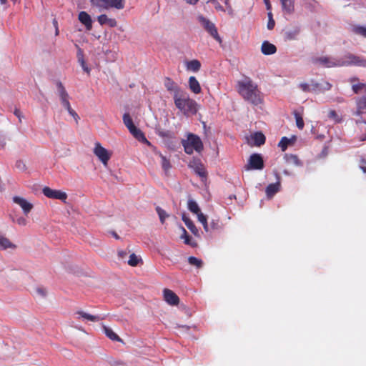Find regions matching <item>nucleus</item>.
I'll return each mask as SVG.
<instances>
[{"instance_id": "obj_1", "label": "nucleus", "mask_w": 366, "mask_h": 366, "mask_svg": "<svg viewBox=\"0 0 366 366\" xmlns=\"http://www.w3.org/2000/svg\"><path fill=\"white\" fill-rule=\"evenodd\" d=\"M237 90L245 101L252 104L258 105L262 102V94L258 89L257 84L248 76H244L237 81Z\"/></svg>"}, {"instance_id": "obj_2", "label": "nucleus", "mask_w": 366, "mask_h": 366, "mask_svg": "<svg viewBox=\"0 0 366 366\" xmlns=\"http://www.w3.org/2000/svg\"><path fill=\"white\" fill-rule=\"evenodd\" d=\"M320 61L327 67L349 65L366 67V59L355 56L353 54H347L343 58L337 60L324 57L320 59Z\"/></svg>"}, {"instance_id": "obj_3", "label": "nucleus", "mask_w": 366, "mask_h": 366, "mask_svg": "<svg viewBox=\"0 0 366 366\" xmlns=\"http://www.w3.org/2000/svg\"><path fill=\"white\" fill-rule=\"evenodd\" d=\"M174 102L175 106L184 114H194L197 112L198 104L185 92L174 95Z\"/></svg>"}, {"instance_id": "obj_4", "label": "nucleus", "mask_w": 366, "mask_h": 366, "mask_svg": "<svg viewBox=\"0 0 366 366\" xmlns=\"http://www.w3.org/2000/svg\"><path fill=\"white\" fill-rule=\"evenodd\" d=\"M92 6L97 8L99 11L115 9L122 10L124 8V0H90Z\"/></svg>"}, {"instance_id": "obj_5", "label": "nucleus", "mask_w": 366, "mask_h": 366, "mask_svg": "<svg viewBox=\"0 0 366 366\" xmlns=\"http://www.w3.org/2000/svg\"><path fill=\"white\" fill-rule=\"evenodd\" d=\"M182 144L185 152L188 154H192L194 151L200 152L203 149L202 140L198 136L193 134H189L187 140H184Z\"/></svg>"}, {"instance_id": "obj_6", "label": "nucleus", "mask_w": 366, "mask_h": 366, "mask_svg": "<svg viewBox=\"0 0 366 366\" xmlns=\"http://www.w3.org/2000/svg\"><path fill=\"white\" fill-rule=\"evenodd\" d=\"M197 21L201 26L217 41L221 42V38L218 34L217 28L214 23L202 15L197 16Z\"/></svg>"}, {"instance_id": "obj_7", "label": "nucleus", "mask_w": 366, "mask_h": 366, "mask_svg": "<svg viewBox=\"0 0 366 366\" xmlns=\"http://www.w3.org/2000/svg\"><path fill=\"white\" fill-rule=\"evenodd\" d=\"M94 154L97 157L104 166H107L112 152L103 147L99 142H96L93 149Z\"/></svg>"}, {"instance_id": "obj_8", "label": "nucleus", "mask_w": 366, "mask_h": 366, "mask_svg": "<svg viewBox=\"0 0 366 366\" xmlns=\"http://www.w3.org/2000/svg\"><path fill=\"white\" fill-rule=\"evenodd\" d=\"M12 201L21 209L25 215L29 214L34 208V204L30 200L23 197L17 195L14 196Z\"/></svg>"}, {"instance_id": "obj_9", "label": "nucleus", "mask_w": 366, "mask_h": 366, "mask_svg": "<svg viewBox=\"0 0 366 366\" xmlns=\"http://www.w3.org/2000/svg\"><path fill=\"white\" fill-rule=\"evenodd\" d=\"M42 192L48 198L59 199L64 202H66L67 199V194L65 192L53 189L48 187H44Z\"/></svg>"}, {"instance_id": "obj_10", "label": "nucleus", "mask_w": 366, "mask_h": 366, "mask_svg": "<svg viewBox=\"0 0 366 366\" xmlns=\"http://www.w3.org/2000/svg\"><path fill=\"white\" fill-rule=\"evenodd\" d=\"M264 167L263 159L260 154H252L249 159L248 164L245 168L247 170L249 169H262Z\"/></svg>"}, {"instance_id": "obj_11", "label": "nucleus", "mask_w": 366, "mask_h": 366, "mask_svg": "<svg viewBox=\"0 0 366 366\" xmlns=\"http://www.w3.org/2000/svg\"><path fill=\"white\" fill-rule=\"evenodd\" d=\"M164 300L170 305H177L179 302V297L171 290H163Z\"/></svg>"}, {"instance_id": "obj_12", "label": "nucleus", "mask_w": 366, "mask_h": 366, "mask_svg": "<svg viewBox=\"0 0 366 366\" xmlns=\"http://www.w3.org/2000/svg\"><path fill=\"white\" fill-rule=\"evenodd\" d=\"M265 142V137L262 132H256L247 137V142L250 145L260 146Z\"/></svg>"}, {"instance_id": "obj_13", "label": "nucleus", "mask_w": 366, "mask_h": 366, "mask_svg": "<svg viewBox=\"0 0 366 366\" xmlns=\"http://www.w3.org/2000/svg\"><path fill=\"white\" fill-rule=\"evenodd\" d=\"M282 9L287 14H292L295 11V0H280Z\"/></svg>"}, {"instance_id": "obj_14", "label": "nucleus", "mask_w": 366, "mask_h": 366, "mask_svg": "<svg viewBox=\"0 0 366 366\" xmlns=\"http://www.w3.org/2000/svg\"><path fill=\"white\" fill-rule=\"evenodd\" d=\"M78 19L83 24L86 29L90 30L92 28V20L91 16L86 11H81L79 14Z\"/></svg>"}, {"instance_id": "obj_15", "label": "nucleus", "mask_w": 366, "mask_h": 366, "mask_svg": "<svg viewBox=\"0 0 366 366\" xmlns=\"http://www.w3.org/2000/svg\"><path fill=\"white\" fill-rule=\"evenodd\" d=\"M130 133L139 142L150 145V142L147 139L143 132L135 126L129 130Z\"/></svg>"}, {"instance_id": "obj_16", "label": "nucleus", "mask_w": 366, "mask_h": 366, "mask_svg": "<svg viewBox=\"0 0 366 366\" xmlns=\"http://www.w3.org/2000/svg\"><path fill=\"white\" fill-rule=\"evenodd\" d=\"M276 46L269 41H264L261 46V51L264 55H271L276 52Z\"/></svg>"}, {"instance_id": "obj_17", "label": "nucleus", "mask_w": 366, "mask_h": 366, "mask_svg": "<svg viewBox=\"0 0 366 366\" xmlns=\"http://www.w3.org/2000/svg\"><path fill=\"white\" fill-rule=\"evenodd\" d=\"M189 89L194 94H197L202 92L200 84L194 76H190L188 81Z\"/></svg>"}, {"instance_id": "obj_18", "label": "nucleus", "mask_w": 366, "mask_h": 366, "mask_svg": "<svg viewBox=\"0 0 366 366\" xmlns=\"http://www.w3.org/2000/svg\"><path fill=\"white\" fill-rule=\"evenodd\" d=\"M59 97H60V99H61L62 106L66 109H69V107L71 106H70V104L69 102V95H68L67 92H66L65 89L61 85H60V86H59Z\"/></svg>"}, {"instance_id": "obj_19", "label": "nucleus", "mask_w": 366, "mask_h": 366, "mask_svg": "<svg viewBox=\"0 0 366 366\" xmlns=\"http://www.w3.org/2000/svg\"><path fill=\"white\" fill-rule=\"evenodd\" d=\"M164 85L168 91L173 92V96L177 94H180L182 91L180 89L179 86L169 78H166L164 81Z\"/></svg>"}, {"instance_id": "obj_20", "label": "nucleus", "mask_w": 366, "mask_h": 366, "mask_svg": "<svg viewBox=\"0 0 366 366\" xmlns=\"http://www.w3.org/2000/svg\"><path fill=\"white\" fill-rule=\"evenodd\" d=\"M75 314L78 315V319L83 318L91 322H98L102 320V318L99 316L90 315L82 310H78Z\"/></svg>"}, {"instance_id": "obj_21", "label": "nucleus", "mask_w": 366, "mask_h": 366, "mask_svg": "<svg viewBox=\"0 0 366 366\" xmlns=\"http://www.w3.org/2000/svg\"><path fill=\"white\" fill-rule=\"evenodd\" d=\"M184 65L187 71L193 72H197L201 68V63L197 59L187 61L184 63Z\"/></svg>"}, {"instance_id": "obj_22", "label": "nucleus", "mask_w": 366, "mask_h": 366, "mask_svg": "<svg viewBox=\"0 0 366 366\" xmlns=\"http://www.w3.org/2000/svg\"><path fill=\"white\" fill-rule=\"evenodd\" d=\"M180 238L184 240V243L187 245H189L192 247L197 246V241L193 239V238L187 233V230H183V233L180 236Z\"/></svg>"}, {"instance_id": "obj_23", "label": "nucleus", "mask_w": 366, "mask_h": 366, "mask_svg": "<svg viewBox=\"0 0 366 366\" xmlns=\"http://www.w3.org/2000/svg\"><path fill=\"white\" fill-rule=\"evenodd\" d=\"M366 112V97H362L357 101V111L355 114L360 115Z\"/></svg>"}, {"instance_id": "obj_24", "label": "nucleus", "mask_w": 366, "mask_h": 366, "mask_svg": "<svg viewBox=\"0 0 366 366\" xmlns=\"http://www.w3.org/2000/svg\"><path fill=\"white\" fill-rule=\"evenodd\" d=\"M280 190V184L274 183L269 184L266 188V194L268 198L272 197Z\"/></svg>"}, {"instance_id": "obj_25", "label": "nucleus", "mask_w": 366, "mask_h": 366, "mask_svg": "<svg viewBox=\"0 0 366 366\" xmlns=\"http://www.w3.org/2000/svg\"><path fill=\"white\" fill-rule=\"evenodd\" d=\"M103 330L108 338L113 341L122 342V339L109 327L103 326Z\"/></svg>"}, {"instance_id": "obj_26", "label": "nucleus", "mask_w": 366, "mask_h": 366, "mask_svg": "<svg viewBox=\"0 0 366 366\" xmlns=\"http://www.w3.org/2000/svg\"><path fill=\"white\" fill-rule=\"evenodd\" d=\"M16 246L12 244L9 239L0 235V248L6 249L7 248H15Z\"/></svg>"}, {"instance_id": "obj_27", "label": "nucleus", "mask_w": 366, "mask_h": 366, "mask_svg": "<svg viewBox=\"0 0 366 366\" xmlns=\"http://www.w3.org/2000/svg\"><path fill=\"white\" fill-rule=\"evenodd\" d=\"M286 162L290 164H293L295 166H300L301 162L299 160L298 157L293 154H286L285 157Z\"/></svg>"}, {"instance_id": "obj_28", "label": "nucleus", "mask_w": 366, "mask_h": 366, "mask_svg": "<svg viewBox=\"0 0 366 366\" xmlns=\"http://www.w3.org/2000/svg\"><path fill=\"white\" fill-rule=\"evenodd\" d=\"M187 207L189 211L194 213L195 214L200 212L199 207L197 203L192 199H189L187 201Z\"/></svg>"}, {"instance_id": "obj_29", "label": "nucleus", "mask_w": 366, "mask_h": 366, "mask_svg": "<svg viewBox=\"0 0 366 366\" xmlns=\"http://www.w3.org/2000/svg\"><path fill=\"white\" fill-rule=\"evenodd\" d=\"M188 262L189 264L194 266L198 269L203 266V261L201 259H198L193 256L188 258Z\"/></svg>"}, {"instance_id": "obj_30", "label": "nucleus", "mask_w": 366, "mask_h": 366, "mask_svg": "<svg viewBox=\"0 0 366 366\" xmlns=\"http://www.w3.org/2000/svg\"><path fill=\"white\" fill-rule=\"evenodd\" d=\"M123 122L129 130L134 127L132 119L128 113H125L123 115Z\"/></svg>"}, {"instance_id": "obj_31", "label": "nucleus", "mask_w": 366, "mask_h": 366, "mask_svg": "<svg viewBox=\"0 0 366 366\" xmlns=\"http://www.w3.org/2000/svg\"><path fill=\"white\" fill-rule=\"evenodd\" d=\"M159 157L161 159V164H162V169L165 172L169 171V169L171 168V164H170L169 160L167 159V157L162 154H159Z\"/></svg>"}, {"instance_id": "obj_32", "label": "nucleus", "mask_w": 366, "mask_h": 366, "mask_svg": "<svg viewBox=\"0 0 366 366\" xmlns=\"http://www.w3.org/2000/svg\"><path fill=\"white\" fill-rule=\"evenodd\" d=\"M352 31L357 35L366 38V26H355L352 28Z\"/></svg>"}, {"instance_id": "obj_33", "label": "nucleus", "mask_w": 366, "mask_h": 366, "mask_svg": "<svg viewBox=\"0 0 366 366\" xmlns=\"http://www.w3.org/2000/svg\"><path fill=\"white\" fill-rule=\"evenodd\" d=\"M156 211H157V212L159 215V219L162 222H164L167 218L170 217V215L160 207H157Z\"/></svg>"}, {"instance_id": "obj_34", "label": "nucleus", "mask_w": 366, "mask_h": 366, "mask_svg": "<svg viewBox=\"0 0 366 366\" xmlns=\"http://www.w3.org/2000/svg\"><path fill=\"white\" fill-rule=\"evenodd\" d=\"M142 259L139 257H137L134 253H132L129 256V259L127 262L128 264L132 267H136L138 265L139 262H141Z\"/></svg>"}, {"instance_id": "obj_35", "label": "nucleus", "mask_w": 366, "mask_h": 366, "mask_svg": "<svg viewBox=\"0 0 366 366\" xmlns=\"http://www.w3.org/2000/svg\"><path fill=\"white\" fill-rule=\"evenodd\" d=\"M78 62L79 63L82 69L85 72H86L87 74L90 73V69L87 66V65L84 59L83 55L81 53H78Z\"/></svg>"}, {"instance_id": "obj_36", "label": "nucleus", "mask_w": 366, "mask_h": 366, "mask_svg": "<svg viewBox=\"0 0 366 366\" xmlns=\"http://www.w3.org/2000/svg\"><path fill=\"white\" fill-rule=\"evenodd\" d=\"M299 88L306 92H310L312 91V86L311 85V80H310L308 82H301L299 84Z\"/></svg>"}, {"instance_id": "obj_37", "label": "nucleus", "mask_w": 366, "mask_h": 366, "mask_svg": "<svg viewBox=\"0 0 366 366\" xmlns=\"http://www.w3.org/2000/svg\"><path fill=\"white\" fill-rule=\"evenodd\" d=\"M328 117L333 120L335 123H339L342 122L341 117L339 116L338 114L334 110H331L329 112Z\"/></svg>"}, {"instance_id": "obj_38", "label": "nucleus", "mask_w": 366, "mask_h": 366, "mask_svg": "<svg viewBox=\"0 0 366 366\" xmlns=\"http://www.w3.org/2000/svg\"><path fill=\"white\" fill-rule=\"evenodd\" d=\"M290 142V139H287V137H282L279 143V147H281L282 151H285Z\"/></svg>"}, {"instance_id": "obj_39", "label": "nucleus", "mask_w": 366, "mask_h": 366, "mask_svg": "<svg viewBox=\"0 0 366 366\" xmlns=\"http://www.w3.org/2000/svg\"><path fill=\"white\" fill-rule=\"evenodd\" d=\"M352 89L355 93H359L362 91L366 90V85L365 84H357L352 86Z\"/></svg>"}, {"instance_id": "obj_40", "label": "nucleus", "mask_w": 366, "mask_h": 366, "mask_svg": "<svg viewBox=\"0 0 366 366\" xmlns=\"http://www.w3.org/2000/svg\"><path fill=\"white\" fill-rule=\"evenodd\" d=\"M196 214L197 216L198 220L202 224V226L204 227V229H206L207 227L206 217L201 212L197 213Z\"/></svg>"}, {"instance_id": "obj_41", "label": "nucleus", "mask_w": 366, "mask_h": 366, "mask_svg": "<svg viewBox=\"0 0 366 366\" xmlns=\"http://www.w3.org/2000/svg\"><path fill=\"white\" fill-rule=\"evenodd\" d=\"M195 172L199 176H200L202 177H206V171H205L204 168L201 164H199L196 167Z\"/></svg>"}, {"instance_id": "obj_42", "label": "nucleus", "mask_w": 366, "mask_h": 366, "mask_svg": "<svg viewBox=\"0 0 366 366\" xmlns=\"http://www.w3.org/2000/svg\"><path fill=\"white\" fill-rule=\"evenodd\" d=\"M295 120H296V125L297 127L302 129L304 127V121L303 119L297 114H295Z\"/></svg>"}, {"instance_id": "obj_43", "label": "nucleus", "mask_w": 366, "mask_h": 366, "mask_svg": "<svg viewBox=\"0 0 366 366\" xmlns=\"http://www.w3.org/2000/svg\"><path fill=\"white\" fill-rule=\"evenodd\" d=\"M268 23H267V29L271 30L274 28L275 22L272 18V14L271 12L268 13Z\"/></svg>"}, {"instance_id": "obj_44", "label": "nucleus", "mask_w": 366, "mask_h": 366, "mask_svg": "<svg viewBox=\"0 0 366 366\" xmlns=\"http://www.w3.org/2000/svg\"><path fill=\"white\" fill-rule=\"evenodd\" d=\"M331 84L325 81H320V89L322 92L328 91L331 89Z\"/></svg>"}, {"instance_id": "obj_45", "label": "nucleus", "mask_w": 366, "mask_h": 366, "mask_svg": "<svg viewBox=\"0 0 366 366\" xmlns=\"http://www.w3.org/2000/svg\"><path fill=\"white\" fill-rule=\"evenodd\" d=\"M182 220L184 221V222L185 223V225L189 229H193V227H194L193 222L188 217H187L186 215H183Z\"/></svg>"}, {"instance_id": "obj_46", "label": "nucleus", "mask_w": 366, "mask_h": 366, "mask_svg": "<svg viewBox=\"0 0 366 366\" xmlns=\"http://www.w3.org/2000/svg\"><path fill=\"white\" fill-rule=\"evenodd\" d=\"M109 17L106 14H101L97 17L98 22L101 25L107 24Z\"/></svg>"}, {"instance_id": "obj_47", "label": "nucleus", "mask_w": 366, "mask_h": 366, "mask_svg": "<svg viewBox=\"0 0 366 366\" xmlns=\"http://www.w3.org/2000/svg\"><path fill=\"white\" fill-rule=\"evenodd\" d=\"M311 85L312 86V91L313 92H322L320 89V82H317L313 79H311Z\"/></svg>"}, {"instance_id": "obj_48", "label": "nucleus", "mask_w": 366, "mask_h": 366, "mask_svg": "<svg viewBox=\"0 0 366 366\" xmlns=\"http://www.w3.org/2000/svg\"><path fill=\"white\" fill-rule=\"evenodd\" d=\"M207 2L212 4L217 11H225V10L217 0H209Z\"/></svg>"}, {"instance_id": "obj_49", "label": "nucleus", "mask_w": 366, "mask_h": 366, "mask_svg": "<svg viewBox=\"0 0 366 366\" xmlns=\"http://www.w3.org/2000/svg\"><path fill=\"white\" fill-rule=\"evenodd\" d=\"M224 2L227 7V11L229 15L233 16L234 15V10L232 8V6L229 3V0H224Z\"/></svg>"}, {"instance_id": "obj_50", "label": "nucleus", "mask_w": 366, "mask_h": 366, "mask_svg": "<svg viewBox=\"0 0 366 366\" xmlns=\"http://www.w3.org/2000/svg\"><path fill=\"white\" fill-rule=\"evenodd\" d=\"M117 24V21L114 19L109 18L107 25H108L110 27H114Z\"/></svg>"}, {"instance_id": "obj_51", "label": "nucleus", "mask_w": 366, "mask_h": 366, "mask_svg": "<svg viewBox=\"0 0 366 366\" xmlns=\"http://www.w3.org/2000/svg\"><path fill=\"white\" fill-rule=\"evenodd\" d=\"M108 235L114 237L116 239H120V237L115 230H109Z\"/></svg>"}, {"instance_id": "obj_52", "label": "nucleus", "mask_w": 366, "mask_h": 366, "mask_svg": "<svg viewBox=\"0 0 366 366\" xmlns=\"http://www.w3.org/2000/svg\"><path fill=\"white\" fill-rule=\"evenodd\" d=\"M128 252L124 250H119L118 251V257L119 259H124L127 256Z\"/></svg>"}, {"instance_id": "obj_53", "label": "nucleus", "mask_w": 366, "mask_h": 366, "mask_svg": "<svg viewBox=\"0 0 366 366\" xmlns=\"http://www.w3.org/2000/svg\"><path fill=\"white\" fill-rule=\"evenodd\" d=\"M16 165L18 169H21V170H24L26 168L25 164L21 161L17 162Z\"/></svg>"}, {"instance_id": "obj_54", "label": "nucleus", "mask_w": 366, "mask_h": 366, "mask_svg": "<svg viewBox=\"0 0 366 366\" xmlns=\"http://www.w3.org/2000/svg\"><path fill=\"white\" fill-rule=\"evenodd\" d=\"M66 110L68 111V112L75 119H77L78 118V115L77 114L71 109V107H70L69 109H66Z\"/></svg>"}, {"instance_id": "obj_55", "label": "nucleus", "mask_w": 366, "mask_h": 366, "mask_svg": "<svg viewBox=\"0 0 366 366\" xmlns=\"http://www.w3.org/2000/svg\"><path fill=\"white\" fill-rule=\"evenodd\" d=\"M66 110L68 111V112L75 119H77L78 118V115L77 114L71 109V107H70L69 109H66Z\"/></svg>"}, {"instance_id": "obj_56", "label": "nucleus", "mask_w": 366, "mask_h": 366, "mask_svg": "<svg viewBox=\"0 0 366 366\" xmlns=\"http://www.w3.org/2000/svg\"><path fill=\"white\" fill-rule=\"evenodd\" d=\"M15 115L19 118V122H21V119L24 118V116L19 110H16L14 112Z\"/></svg>"}, {"instance_id": "obj_57", "label": "nucleus", "mask_w": 366, "mask_h": 366, "mask_svg": "<svg viewBox=\"0 0 366 366\" xmlns=\"http://www.w3.org/2000/svg\"><path fill=\"white\" fill-rule=\"evenodd\" d=\"M264 2L266 5V8L267 10H270L271 9V4H270V2H269V0H264Z\"/></svg>"}, {"instance_id": "obj_58", "label": "nucleus", "mask_w": 366, "mask_h": 366, "mask_svg": "<svg viewBox=\"0 0 366 366\" xmlns=\"http://www.w3.org/2000/svg\"><path fill=\"white\" fill-rule=\"evenodd\" d=\"M37 292L41 294L42 296H45L46 295V291L42 289V288H38L37 289Z\"/></svg>"}, {"instance_id": "obj_59", "label": "nucleus", "mask_w": 366, "mask_h": 366, "mask_svg": "<svg viewBox=\"0 0 366 366\" xmlns=\"http://www.w3.org/2000/svg\"><path fill=\"white\" fill-rule=\"evenodd\" d=\"M194 236L199 237L200 234H199V230H192Z\"/></svg>"}, {"instance_id": "obj_60", "label": "nucleus", "mask_w": 366, "mask_h": 366, "mask_svg": "<svg viewBox=\"0 0 366 366\" xmlns=\"http://www.w3.org/2000/svg\"><path fill=\"white\" fill-rule=\"evenodd\" d=\"M1 4H5L6 3V0H0Z\"/></svg>"}, {"instance_id": "obj_61", "label": "nucleus", "mask_w": 366, "mask_h": 366, "mask_svg": "<svg viewBox=\"0 0 366 366\" xmlns=\"http://www.w3.org/2000/svg\"><path fill=\"white\" fill-rule=\"evenodd\" d=\"M362 171L366 173V167H362Z\"/></svg>"}, {"instance_id": "obj_62", "label": "nucleus", "mask_w": 366, "mask_h": 366, "mask_svg": "<svg viewBox=\"0 0 366 366\" xmlns=\"http://www.w3.org/2000/svg\"><path fill=\"white\" fill-rule=\"evenodd\" d=\"M19 221L21 222L22 223H24L25 220L24 219H21Z\"/></svg>"}, {"instance_id": "obj_63", "label": "nucleus", "mask_w": 366, "mask_h": 366, "mask_svg": "<svg viewBox=\"0 0 366 366\" xmlns=\"http://www.w3.org/2000/svg\"><path fill=\"white\" fill-rule=\"evenodd\" d=\"M14 3H16L17 0H12Z\"/></svg>"}]
</instances>
